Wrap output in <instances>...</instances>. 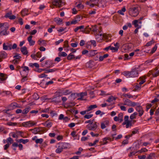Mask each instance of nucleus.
Wrapping results in <instances>:
<instances>
[{
  "label": "nucleus",
  "instance_id": "1",
  "mask_svg": "<svg viewBox=\"0 0 159 159\" xmlns=\"http://www.w3.org/2000/svg\"><path fill=\"white\" fill-rule=\"evenodd\" d=\"M139 7L138 6H133L129 8V12L132 16H136L139 13Z\"/></svg>",
  "mask_w": 159,
  "mask_h": 159
},
{
  "label": "nucleus",
  "instance_id": "2",
  "mask_svg": "<svg viewBox=\"0 0 159 159\" xmlns=\"http://www.w3.org/2000/svg\"><path fill=\"white\" fill-rule=\"evenodd\" d=\"M142 65L138 66L137 67L132 69L130 71L131 78H134L138 77L139 75L138 69L141 67Z\"/></svg>",
  "mask_w": 159,
  "mask_h": 159
},
{
  "label": "nucleus",
  "instance_id": "3",
  "mask_svg": "<svg viewBox=\"0 0 159 159\" xmlns=\"http://www.w3.org/2000/svg\"><path fill=\"white\" fill-rule=\"evenodd\" d=\"M17 45L16 43H14L12 46L11 44L7 43L6 44L5 43H3V48L4 50H7L9 49L10 50L11 49H15L17 48Z\"/></svg>",
  "mask_w": 159,
  "mask_h": 159
},
{
  "label": "nucleus",
  "instance_id": "4",
  "mask_svg": "<svg viewBox=\"0 0 159 159\" xmlns=\"http://www.w3.org/2000/svg\"><path fill=\"white\" fill-rule=\"evenodd\" d=\"M9 27L8 24L5 25L4 28L2 27L1 29L2 30L0 32V35L1 36L7 35H8L9 33V31H7Z\"/></svg>",
  "mask_w": 159,
  "mask_h": 159
},
{
  "label": "nucleus",
  "instance_id": "5",
  "mask_svg": "<svg viewBox=\"0 0 159 159\" xmlns=\"http://www.w3.org/2000/svg\"><path fill=\"white\" fill-rule=\"evenodd\" d=\"M96 122H95L93 124L88 125L86 127L88 129L90 130L94 131L98 127V125Z\"/></svg>",
  "mask_w": 159,
  "mask_h": 159
},
{
  "label": "nucleus",
  "instance_id": "6",
  "mask_svg": "<svg viewBox=\"0 0 159 159\" xmlns=\"http://www.w3.org/2000/svg\"><path fill=\"white\" fill-rule=\"evenodd\" d=\"M23 70L20 72L21 77H27L29 71L28 67L25 66L23 67Z\"/></svg>",
  "mask_w": 159,
  "mask_h": 159
},
{
  "label": "nucleus",
  "instance_id": "7",
  "mask_svg": "<svg viewBox=\"0 0 159 159\" xmlns=\"http://www.w3.org/2000/svg\"><path fill=\"white\" fill-rule=\"evenodd\" d=\"M76 50H73V52L70 54L67 57V59L68 60H71L73 58H75V59H80L81 57L80 56H78L77 57H75V56L72 54L76 52Z\"/></svg>",
  "mask_w": 159,
  "mask_h": 159
},
{
  "label": "nucleus",
  "instance_id": "8",
  "mask_svg": "<svg viewBox=\"0 0 159 159\" xmlns=\"http://www.w3.org/2000/svg\"><path fill=\"white\" fill-rule=\"evenodd\" d=\"M97 36L100 37V39L98 40V41L99 42L101 41L103 39V38H104L109 41H110L111 40V39H109V37L108 36L105 34H100L99 35L97 34Z\"/></svg>",
  "mask_w": 159,
  "mask_h": 159
},
{
  "label": "nucleus",
  "instance_id": "9",
  "mask_svg": "<svg viewBox=\"0 0 159 159\" xmlns=\"http://www.w3.org/2000/svg\"><path fill=\"white\" fill-rule=\"evenodd\" d=\"M132 24L135 28H140L141 27L142 22H139L138 20H134L132 21Z\"/></svg>",
  "mask_w": 159,
  "mask_h": 159
},
{
  "label": "nucleus",
  "instance_id": "10",
  "mask_svg": "<svg viewBox=\"0 0 159 159\" xmlns=\"http://www.w3.org/2000/svg\"><path fill=\"white\" fill-rule=\"evenodd\" d=\"M109 121L108 120H105L101 123V127L102 129H104L109 125Z\"/></svg>",
  "mask_w": 159,
  "mask_h": 159
},
{
  "label": "nucleus",
  "instance_id": "11",
  "mask_svg": "<svg viewBox=\"0 0 159 159\" xmlns=\"http://www.w3.org/2000/svg\"><path fill=\"white\" fill-rule=\"evenodd\" d=\"M136 109L139 112V116H141L144 112L142 107L140 105L136 107Z\"/></svg>",
  "mask_w": 159,
  "mask_h": 159
},
{
  "label": "nucleus",
  "instance_id": "12",
  "mask_svg": "<svg viewBox=\"0 0 159 159\" xmlns=\"http://www.w3.org/2000/svg\"><path fill=\"white\" fill-rule=\"evenodd\" d=\"M52 3L53 5L58 6L60 7L61 6L62 1L61 0H56L53 1Z\"/></svg>",
  "mask_w": 159,
  "mask_h": 159
},
{
  "label": "nucleus",
  "instance_id": "13",
  "mask_svg": "<svg viewBox=\"0 0 159 159\" xmlns=\"http://www.w3.org/2000/svg\"><path fill=\"white\" fill-rule=\"evenodd\" d=\"M42 128H35L34 129H30V130L32 131L33 133L36 134H40V131H41V129Z\"/></svg>",
  "mask_w": 159,
  "mask_h": 159
},
{
  "label": "nucleus",
  "instance_id": "14",
  "mask_svg": "<svg viewBox=\"0 0 159 159\" xmlns=\"http://www.w3.org/2000/svg\"><path fill=\"white\" fill-rule=\"evenodd\" d=\"M124 76L128 78H131L130 71H124L122 73Z\"/></svg>",
  "mask_w": 159,
  "mask_h": 159
},
{
  "label": "nucleus",
  "instance_id": "15",
  "mask_svg": "<svg viewBox=\"0 0 159 159\" xmlns=\"http://www.w3.org/2000/svg\"><path fill=\"white\" fill-rule=\"evenodd\" d=\"M88 51L87 56L89 57L93 56L97 53L96 50H88Z\"/></svg>",
  "mask_w": 159,
  "mask_h": 159
},
{
  "label": "nucleus",
  "instance_id": "16",
  "mask_svg": "<svg viewBox=\"0 0 159 159\" xmlns=\"http://www.w3.org/2000/svg\"><path fill=\"white\" fill-rule=\"evenodd\" d=\"M54 20L57 24L58 25H60L63 23L62 20L60 18H55Z\"/></svg>",
  "mask_w": 159,
  "mask_h": 159
},
{
  "label": "nucleus",
  "instance_id": "17",
  "mask_svg": "<svg viewBox=\"0 0 159 159\" xmlns=\"http://www.w3.org/2000/svg\"><path fill=\"white\" fill-rule=\"evenodd\" d=\"M7 57V53L4 51H2L0 52V57L3 59H5Z\"/></svg>",
  "mask_w": 159,
  "mask_h": 159
},
{
  "label": "nucleus",
  "instance_id": "18",
  "mask_svg": "<svg viewBox=\"0 0 159 159\" xmlns=\"http://www.w3.org/2000/svg\"><path fill=\"white\" fill-rule=\"evenodd\" d=\"M32 36H30L28 37L27 39L28 41H29L30 45H34L35 43V42L34 41L32 40Z\"/></svg>",
  "mask_w": 159,
  "mask_h": 159
},
{
  "label": "nucleus",
  "instance_id": "19",
  "mask_svg": "<svg viewBox=\"0 0 159 159\" xmlns=\"http://www.w3.org/2000/svg\"><path fill=\"white\" fill-rule=\"evenodd\" d=\"M131 101L129 99H126L124 101L123 104L125 105H127L128 106H130Z\"/></svg>",
  "mask_w": 159,
  "mask_h": 159
},
{
  "label": "nucleus",
  "instance_id": "20",
  "mask_svg": "<svg viewBox=\"0 0 159 159\" xmlns=\"http://www.w3.org/2000/svg\"><path fill=\"white\" fill-rule=\"evenodd\" d=\"M107 140H109L110 141H112L111 138L109 137H106L103 139V144L104 145L107 143L108 142Z\"/></svg>",
  "mask_w": 159,
  "mask_h": 159
},
{
  "label": "nucleus",
  "instance_id": "21",
  "mask_svg": "<svg viewBox=\"0 0 159 159\" xmlns=\"http://www.w3.org/2000/svg\"><path fill=\"white\" fill-rule=\"evenodd\" d=\"M93 61H90L89 62H87L86 64V66L89 68H91L93 67Z\"/></svg>",
  "mask_w": 159,
  "mask_h": 159
},
{
  "label": "nucleus",
  "instance_id": "22",
  "mask_svg": "<svg viewBox=\"0 0 159 159\" xmlns=\"http://www.w3.org/2000/svg\"><path fill=\"white\" fill-rule=\"evenodd\" d=\"M28 10L26 9H24L22 11L21 14L22 16H25L26 15L28 14Z\"/></svg>",
  "mask_w": 159,
  "mask_h": 159
},
{
  "label": "nucleus",
  "instance_id": "23",
  "mask_svg": "<svg viewBox=\"0 0 159 159\" xmlns=\"http://www.w3.org/2000/svg\"><path fill=\"white\" fill-rule=\"evenodd\" d=\"M97 106L96 105H91L88 107L87 109L88 111H89L93 109L97 108Z\"/></svg>",
  "mask_w": 159,
  "mask_h": 159
},
{
  "label": "nucleus",
  "instance_id": "24",
  "mask_svg": "<svg viewBox=\"0 0 159 159\" xmlns=\"http://www.w3.org/2000/svg\"><path fill=\"white\" fill-rule=\"evenodd\" d=\"M109 56V54H104L103 56H100L99 57V61H103L104 59L106 58L107 57Z\"/></svg>",
  "mask_w": 159,
  "mask_h": 159
},
{
  "label": "nucleus",
  "instance_id": "25",
  "mask_svg": "<svg viewBox=\"0 0 159 159\" xmlns=\"http://www.w3.org/2000/svg\"><path fill=\"white\" fill-rule=\"evenodd\" d=\"M89 27V25L86 26L85 28H84V30H82L81 31L86 34H89L90 32V30H88V28Z\"/></svg>",
  "mask_w": 159,
  "mask_h": 159
},
{
  "label": "nucleus",
  "instance_id": "26",
  "mask_svg": "<svg viewBox=\"0 0 159 159\" xmlns=\"http://www.w3.org/2000/svg\"><path fill=\"white\" fill-rule=\"evenodd\" d=\"M17 141L18 142H19L20 143H22L23 144H25L28 142L29 141V140L28 139H21L17 140Z\"/></svg>",
  "mask_w": 159,
  "mask_h": 159
},
{
  "label": "nucleus",
  "instance_id": "27",
  "mask_svg": "<svg viewBox=\"0 0 159 159\" xmlns=\"http://www.w3.org/2000/svg\"><path fill=\"white\" fill-rule=\"evenodd\" d=\"M139 129H134V130L132 131V134L129 135V137H131L133 134H134L139 133Z\"/></svg>",
  "mask_w": 159,
  "mask_h": 159
},
{
  "label": "nucleus",
  "instance_id": "28",
  "mask_svg": "<svg viewBox=\"0 0 159 159\" xmlns=\"http://www.w3.org/2000/svg\"><path fill=\"white\" fill-rule=\"evenodd\" d=\"M71 97L73 99H74L80 96L79 94L77 93H72L70 95Z\"/></svg>",
  "mask_w": 159,
  "mask_h": 159
},
{
  "label": "nucleus",
  "instance_id": "29",
  "mask_svg": "<svg viewBox=\"0 0 159 159\" xmlns=\"http://www.w3.org/2000/svg\"><path fill=\"white\" fill-rule=\"evenodd\" d=\"M123 114L122 113H120L118 115V118L119 119V122H121L123 121Z\"/></svg>",
  "mask_w": 159,
  "mask_h": 159
},
{
  "label": "nucleus",
  "instance_id": "30",
  "mask_svg": "<svg viewBox=\"0 0 159 159\" xmlns=\"http://www.w3.org/2000/svg\"><path fill=\"white\" fill-rule=\"evenodd\" d=\"M58 56L59 57H65L67 56V54L65 52L60 51L58 53Z\"/></svg>",
  "mask_w": 159,
  "mask_h": 159
},
{
  "label": "nucleus",
  "instance_id": "31",
  "mask_svg": "<svg viewBox=\"0 0 159 159\" xmlns=\"http://www.w3.org/2000/svg\"><path fill=\"white\" fill-rule=\"evenodd\" d=\"M89 29L90 30H92L93 32H96L97 30V25H95L93 26L92 25L91 26V27Z\"/></svg>",
  "mask_w": 159,
  "mask_h": 159
},
{
  "label": "nucleus",
  "instance_id": "32",
  "mask_svg": "<svg viewBox=\"0 0 159 159\" xmlns=\"http://www.w3.org/2000/svg\"><path fill=\"white\" fill-rule=\"evenodd\" d=\"M145 77L146 76L141 77H140L139 79L142 80L139 83L140 85L143 84L145 82Z\"/></svg>",
  "mask_w": 159,
  "mask_h": 159
},
{
  "label": "nucleus",
  "instance_id": "33",
  "mask_svg": "<svg viewBox=\"0 0 159 159\" xmlns=\"http://www.w3.org/2000/svg\"><path fill=\"white\" fill-rule=\"evenodd\" d=\"M31 108L30 107H28L25 108L24 110L22 111V113L23 114H27L30 110Z\"/></svg>",
  "mask_w": 159,
  "mask_h": 159
},
{
  "label": "nucleus",
  "instance_id": "34",
  "mask_svg": "<svg viewBox=\"0 0 159 159\" xmlns=\"http://www.w3.org/2000/svg\"><path fill=\"white\" fill-rule=\"evenodd\" d=\"M46 70V72H45V73H47L49 72H53L56 71L57 70V69L56 68H54L53 69H50L49 70Z\"/></svg>",
  "mask_w": 159,
  "mask_h": 159
},
{
  "label": "nucleus",
  "instance_id": "35",
  "mask_svg": "<svg viewBox=\"0 0 159 159\" xmlns=\"http://www.w3.org/2000/svg\"><path fill=\"white\" fill-rule=\"evenodd\" d=\"M138 115V113L136 112H135L132 114L130 116V119L131 120H133L134 119H135L136 118V116Z\"/></svg>",
  "mask_w": 159,
  "mask_h": 159
},
{
  "label": "nucleus",
  "instance_id": "36",
  "mask_svg": "<svg viewBox=\"0 0 159 159\" xmlns=\"http://www.w3.org/2000/svg\"><path fill=\"white\" fill-rule=\"evenodd\" d=\"M13 58L19 61L20 59L21 58V57L20 56V55L16 53V55L13 57Z\"/></svg>",
  "mask_w": 159,
  "mask_h": 159
},
{
  "label": "nucleus",
  "instance_id": "37",
  "mask_svg": "<svg viewBox=\"0 0 159 159\" xmlns=\"http://www.w3.org/2000/svg\"><path fill=\"white\" fill-rule=\"evenodd\" d=\"M63 143L64 146V149H66L70 148V145L69 143Z\"/></svg>",
  "mask_w": 159,
  "mask_h": 159
},
{
  "label": "nucleus",
  "instance_id": "38",
  "mask_svg": "<svg viewBox=\"0 0 159 159\" xmlns=\"http://www.w3.org/2000/svg\"><path fill=\"white\" fill-rule=\"evenodd\" d=\"M75 105V104L74 103L70 102L69 103L66 104L65 106V107H71Z\"/></svg>",
  "mask_w": 159,
  "mask_h": 159
},
{
  "label": "nucleus",
  "instance_id": "39",
  "mask_svg": "<svg viewBox=\"0 0 159 159\" xmlns=\"http://www.w3.org/2000/svg\"><path fill=\"white\" fill-rule=\"evenodd\" d=\"M47 123L46 127L48 128L51 127L52 125V123L51 122H49V120H47Z\"/></svg>",
  "mask_w": 159,
  "mask_h": 159
},
{
  "label": "nucleus",
  "instance_id": "40",
  "mask_svg": "<svg viewBox=\"0 0 159 159\" xmlns=\"http://www.w3.org/2000/svg\"><path fill=\"white\" fill-rule=\"evenodd\" d=\"M84 25H81L80 26H78L74 29V31L75 32H76L79 29H81L84 28Z\"/></svg>",
  "mask_w": 159,
  "mask_h": 159
},
{
  "label": "nucleus",
  "instance_id": "41",
  "mask_svg": "<svg viewBox=\"0 0 159 159\" xmlns=\"http://www.w3.org/2000/svg\"><path fill=\"white\" fill-rule=\"evenodd\" d=\"M12 14V13L11 11H10L8 13H7L5 15V17L6 18H9Z\"/></svg>",
  "mask_w": 159,
  "mask_h": 159
},
{
  "label": "nucleus",
  "instance_id": "42",
  "mask_svg": "<svg viewBox=\"0 0 159 159\" xmlns=\"http://www.w3.org/2000/svg\"><path fill=\"white\" fill-rule=\"evenodd\" d=\"M43 141V139H37L36 140L35 142L36 143H40L41 144L42 143Z\"/></svg>",
  "mask_w": 159,
  "mask_h": 159
},
{
  "label": "nucleus",
  "instance_id": "43",
  "mask_svg": "<svg viewBox=\"0 0 159 159\" xmlns=\"http://www.w3.org/2000/svg\"><path fill=\"white\" fill-rule=\"evenodd\" d=\"M122 96H123L124 97H127L129 98H133V97L132 95H131L129 94H127L125 93L123 94H122Z\"/></svg>",
  "mask_w": 159,
  "mask_h": 159
},
{
  "label": "nucleus",
  "instance_id": "44",
  "mask_svg": "<svg viewBox=\"0 0 159 159\" xmlns=\"http://www.w3.org/2000/svg\"><path fill=\"white\" fill-rule=\"evenodd\" d=\"M39 96L36 93H34L33 95V98L35 100H38L39 98Z\"/></svg>",
  "mask_w": 159,
  "mask_h": 159
},
{
  "label": "nucleus",
  "instance_id": "45",
  "mask_svg": "<svg viewBox=\"0 0 159 159\" xmlns=\"http://www.w3.org/2000/svg\"><path fill=\"white\" fill-rule=\"evenodd\" d=\"M60 147L58 146V148L56 150V152L57 153H59L61 152L63 150L61 148H60Z\"/></svg>",
  "mask_w": 159,
  "mask_h": 159
},
{
  "label": "nucleus",
  "instance_id": "46",
  "mask_svg": "<svg viewBox=\"0 0 159 159\" xmlns=\"http://www.w3.org/2000/svg\"><path fill=\"white\" fill-rule=\"evenodd\" d=\"M64 95H66L68 94H69L70 93V90H66L63 91L62 93Z\"/></svg>",
  "mask_w": 159,
  "mask_h": 159
},
{
  "label": "nucleus",
  "instance_id": "47",
  "mask_svg": "<svg viewBox=\"0 0 159 159\" xmlns=\"http://www.w3.org/2000/svg\"><path fill=\"white\" fill-rule=\"evenodd\" d=\"M93 116V115L92 114L90 115H86L84 116V117L85 119H88L91 118Z\"/></svg>",
  "mask_w": 159,
  "mask_h": 159
},
{
  "label": "nucleus",
  "instance_id": "48",
  "mask_svg": "<svg viewBox=\"0 0 159 159\" xmlns=\"http://www.w3.org/2000/svg\"><path fill=\"white\" fill-rule=\"evenodd\" d=\"M148 51H146V50L143 51L145 53H149L150 55H152L153 53L156 50H147Z\"/></svg>",
  "mask_w": 159,
  "mask_h": 159
},
{
  "label": "nucleus",
  "instance_id": "49",
  "mask_svg": "<svg viewBox=\"0 0 159 159\" xmlns=\"http://www.w3.org/2000/svg\"><path fill=\"white\" fill-rule=\"evenodd\" d=\"M154 153H151L148 155V156L146 158V159H152V157L155 155Z\"/></svg>",
  "mask_w": 159,
  "mask_h": 159
},
{
  "label": "nucleus",
  "instance_id": "50",
  "mask_svg": "<svg viewBox=\"0 0 159 159\" xmlns=\"http://www.w3.org/2000/svg\"><path fill=\"white\" fill-rule=\"evenodd\" d=\"M60 97H56L53 98V101H55L56 102H60L61 101V99H59Z\"/></svg>",
  "mask_w": 159,
  "mask_h": 159
},
{
  "label": "nucleus",
  "instance_id": "51",
  "mask_svg": "<svg viewBox=\"0 0 159 159\" xmlns=\"http://www.w3.org/2000/svg\"><path fill=\"white\" fill-rule=\"evenodd\" d=\"M13 139L11 138V137H9L7 139V142L8 143H10L9 144H11L13 143Z\"/></svg>",
  "mask_w": 159,
  "mask_h": 159
},
{
  "label": "nucleus",
  "instance_id": "52",
  "mask_svg": "<svg viewBox=\"0 0 159 159\" xmlns=\"http://www.w3.org/2000/svg\"><path fill=\"white\" fill-rule=\"evenodd\" d=\"M69 111L71 113H75V114H76L78 113V111L77 110H75L73 109H70Z\"/></svg>",
  "mask_w": 159,
  "mask_h": 159
},
{
  "label": "nucleus",
  "instance_id": "53",
  "mask_svg": "<svg viewBox=\"0 0 159 159\" xmlns=\"http://www.w3.org/2000/svg\"><path fill=\"white\" fill-rule=\"evenodd\" d=\"M113 97L112 96H110L106 100V101L108 102H110L113 101Z\"/></svg>",
  "mask_w": 159,
  "mask_h": 159
},
{
  "label": "nucleus",
  "instance_id": "54",
  "mask_svg": "<svg viewBox=\"0 0 159 159\" xmlns=\"http://www.w3.org/2000/svg\"><path fill=\"white\" fill-rule=\"evenodd\" d=\"M132 125V124L131 121H129L127 122L126 125H125L126 128H128L129 126H131Z\"/></svg>",
  "mask_w": 159,
  "mask_h": 159
},
{
  "label": "nucleus",
  "instance_id": "55",
  "mask_svg": "<svg viewBox=\"0 0 159 159\" xmlns=\"http://www.w3.org/2000/svg\"><path fill=\"white\" fill-rule=\"evenodd\" d=\"M141 85H137L135 86V88L134 89V91H136L138 90H139L140 89Z\"/></svg>",
  "mask_w": 159,
  "mask_h": 159
},
{
  "label": "nucleus",
  "instance_id": "56",
  "mask_svg": "<svg viewBox=\"0 0 159 159\" xmlns=\"http://www.w3.org/2000/svg\"><path fill=\"white\" fill-rule=\"evenodd\" d=\"M22 125L25 127L29 126V122L28 121L23 122L22 123Z\"/></svg>",
  "mask_w": 159,
  "mask_h": 159
},
{
  "label": "nucleus",
  "instance_id": "57",
  "mask_svg": "<svg viewBox=\"0 0 159 159\" xmlns=\"http://www.w3.org/2000/svg\"><path fill=\"white\" fill-rule=\"evenodd\" d=\"M83 149L81 148H80L79 149V151L75 152V154L77 155L80 154L81 153V152L83 151Z\"/></svg>",
  "mask_w": 159,
  "mask_h": 159
},
{
  "label": "nucleus",
  "instance_id": "58",
  "mask_svg": "<svg viewBox=\"0 0 159 159\" xmlns=\"http://www.w3.org/2000/svg\"><path fill=\"white\" fill-rule=\"evenodd\" d=\"M53 83V82L52 80L48 82H47L45 84V86L44 87L43 86V87L45 88L46 87V86L50 84H52Z\"/></svg>",
  "mask_w": 159,
  "mask_h": 159
},
{
  "label": "nucleus",
  "instance_id": "59",
  "mask_svg": "<svg viewBox=\"0 0 159 159\" xmlns=\"http://www.w3.org/2000/svg\"><path fill=\"white\" fill-rule=\"evenodd\" d=\"M66 29V28H63L62 27H61L57 30V31L59 32H61L65 30Z\"/></svg>",
  "mask_w": 159,
  "mask_h": 159
},
{
  "label": "nucleus",
  "instance_id": "60",
  "mask_svg": "<svg viewBox=\"0 0 159 159\" xmlns=\"http://www.w3.org/2000/svg\"><path fill=\"white\" fill-rule=\"evenodd\" d=\"M121 104H123L121 103V104H119L118 105L119 106H120V109L121 110H123L124 111H125L126 110V107H125L124 106H120V105Z\"/></svg>",
  "mask_w": 159,
  "mask_h": 159
},
{
  "label": "nucleus",
  "instance_id": "61",
  "mask_svg": "<svg viewBox=\"0 0 159 159\" xmlns=\"http://www.w3.org/2000/svg\"><path fill=\"white\" fill-rule=\"evenodd\" d=\"M77 7L78 8L80 9H83L84 7V6L80 3L78 4L77 6Z\"/></svg>",
  "mask_w": 159,
  "mask_h": 159
},
{
  "label": "nucleus",
  "instance_id": "62",
  "mask_svg": "<svg viewBox=\"0 0 159 159\" xmlns=\"http://www.w3.org/2000/svg\"><path fill=\"white\" fill-rule=\"evenodd\" d=\"M58 146L60 147V148H61L63 150V149H64V146L63 144V143H59L58 144Z\"/></svg>",
  "mask_w": 159,
  "mask_h": 159
},
{
  "label": "nucleus",
  "instance_id": "63",
  "mask_svg": "<svg viewBox=\"0 0 159 159\" xmlns=\"http://www.w3.org/2000/svg\"><path fill=\"white\" fill-rule=\"evenodd\" d=\"M80 96L82 98L84 97V96H86L87 95V93L84 92V93H81L79 94Z\"/></svg>",
  "mask_w": 159,
  "mask_h": 159
},
{
  "label": "nucleus",
  "instance_id": "64",
  "mask_svg": "<svg viewBox=\"0 0 159 159\" xmlns=\"http://www.w3.org/2000/svg\"><path fill=\"white\" fill-rule=\"evenodd\" d=\"M124 60H127L129 59L130 58V57H129V55L127 54H125L124 55Z\"/></svg>",
  "mask_w": 159,
  "mask_h": 159
}]
</instances>
